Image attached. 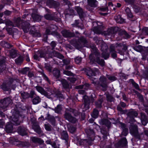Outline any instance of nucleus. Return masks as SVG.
Returning <instances> with one entry per match:
<instances>
[{"label": "nucleus", "mask_w": 148, "mask_h": 148, "mask_svg": "<svg viewBox=\"0 0 148 148\" xmlns=\"http://www.w3.org/2000/svg\"><path fill=\"white\" fill-rule=\"evenodd\" d=\"M3 100L5 102L7 107L10 104H11L12 103V100L11 97H6L3 99Z\"/></svg>", "instance_id": "40"}, {"label": "nucleus", "mask_w": 148, "mask_h": 148, "mask_svg": "<svg viewBox=\"0 0 148 148\" xmlns=\"http://www.w3.org/2000/svg\"><path fill=\"white\" fill-rule=\"evenodd\" d=\"M87 42L86 38L83 36L79 38L77 41L73 43V45L77 49L81 48L83 46V45L86 44Z\"/></svg>", "instance_id": "9"}, {"label": "nucleus", "mask_w": 148, "mask_h": 148, "mask_svg": "<svg viewBox=\"0 0 148 148\" xmlns=\"http://www.w3.org/2000/svg\"><path fill=\"white\" fill-rule=\"evenodd\" d=\"M70 112L73 113L74 116L75 117L79 115L80 112L75 109L69 108L66 109L64 115V119L69 122L73 124H75L77 123L78 121V119L72 116L71 114L70 113Z\"/></svg>", "instance_id": "5"}, {"label": "nucleus", "mask_w": 148, "mask_h": 148, "mask_svg": "<svg viewBox=\"0 0 148 148\" xmlns=\"http://www.w3.org/2000/svg\"><path fill=\"white\" fill-rule=\"evenodd\" d=\"M10 54L12 58H15L17 56L16 51L13 49H11L10 51Z\"/></svg>", "instance_id": "52"}, {"label": "nucleus", "mask_w": 148, "mask_h": 148, "mask_svg": "<svg viewBox=\"0 0 148 148\" xmlns=\"http://www.w3.org/2000/svg\"><path fill=\"white\" fill-rule=\"evenodd\" d=\"M61 33L65 38H71L75 36L74 32H71L69 30L64 29L61 31Z\"/></svg>", "instance_id": "16"}, {"label": "nucleus", "mask_w": 148, "mask_h": 148, "mask_svg": "<svg viewBox=\"0 0 148 148\" xmlns=\"http://www.w3.org/2000/svg\"><path fill=\"white\" fill-rule=\"evenodd\" d=\"M32 17L34 21L39 22L41 20V17L40 16L35 13H32Z\"/></svg>", "instance_id": "39"}, {"label": "nucleus", "mask_w": 148, "mask_h": 148, "mask_svg": "<svg viewBox=\"0 0 148 148\" xmlns=\"http://www.w3.org/2000/svg\"><path fill=\"white\" fill-rule=\"evenodd\" d=\"M47 119L53 125H56V120L55 118L53 116L48 114Z\"/></svg>", "instance_id": "38"}, {"label": "nucleus", "mask_w": 148, "mask_h": 148, "mask_svg": "<svg viewBox=\"0 0 148 148\" xmlns=\"http://www.w3.org/2000/svg\"><path fill=\"white\" fill-rule=\"evenodd\" d=\"M115 19L118 23H121L124 21V19L121 18L120 15H118L115 16Z\"/></svg>", "instance_id": "45"}, {"label": "nucleus", "mask_w": 148, "mask_h": 148, "mask_svg": "<svg viewBox=\"0 0 148 148\" xmlns=\"http://www.w3.org/2000/svg\"><path fill=\"white\" fill-rule=\"evenodd\" d=\"M6 58L4 57H3L1 59H0V73L3 72L5 69Z\"/></svg>", "instance_id": "25"}, {"label": "nucleus", "mask_w": 148, "mask_h": 148, "mask_svg": "<svg viewBox=\"0 0 148 148\" xmlns=\"http://www.w3.org/2000/svg\"><path fill=\"white\" fill-rule=\"evenodd\" d=\"M140 115L142 123L143 125L145 126L148 122L147 117L145 113L143 112H141Z\"/></svg>", "instance_id": "27"}, {"label": "nucleus", "mask_w": 148, "mask_h": 148, "mask_svg": "<svg viewBox=\"0 0 148 148\" xmlns=\"http://www.w3.org/2000/svg\"><path fill=\"white\" fill-rule=\"evenodd\" d=\"M99 113L98 110L96 109H94L91 114V115L92 118L96 119L98 117Z\"/></svg>", "instance_id": "46"}, {"label": "nucleus", "mask_w": 148, "mask_h": 148, "mask_svg": "<svg viewBox=\"0 0 148 148\" xmlns=\"http://www.w3.org/2000/svg\"><path fill=\"white\" fill-rule=\"evenodd\" d=\"M79 20H75L74 23L72 24V27H78L82 30L84 29V26L83 24H81L80 25H79Z\"/></svg>", "instance_id": "32"}, {"label": "nucleus", "mask_w": 148, "mask_h": 148, "mask_svg": "<svg viewBox=\"0 0 148 148\" xmlns=\"http://www.w3.org/2000/svg\"><path fill=\"white\" fill-rule=\"evenodd\" d=\"M130 133L138 140L141 139V136L143 135V133L139 134L138 127L135 125H131L130 128Z\"/></svg>", "instance_id": "8"}, {"label": "nucleus", "mask_w": 148, "mask_h": 148, "mask_svg": "<svg viewBox=\"0 0 148 148\" xmlns=\"http://www.w3.org/2000/svg\"><path fill=\"white\" fill-rule=\"evenodd\" d=\"M61 138L65 140V143L66 145H68L69 138L68 134L66 131H63L60 133Z\"/></svg>", "instance_id": "19"}, {"label": "nucleus", "mask_w": 148, "mask_h": 148, "mask_svg": "<svg viewBox=\"0 0 148 148\" xmlns=\"http://www.w3.org/2000/svg\"><path fill=\"white\" fill-rule=\"evenodd\" d=\"M81 70L84 71L85 73L88 77V78L92 81V83L94 84L95 86H96L97 85V82L94 81V79L95 78H93V77L96 75V73H99V69L97 68H95L93 70H92L90 68L87 67L83 68Z\"/></svg>", "instance_id": "6"}, {"label": "nucleus", "mask_w": 148, "mask_h": 148, "mask_svg": "<svg viewBox=\"0 0 148 148\" xmlns=\"http://www.w3.org/2000/svg\"><path fill=\"white\" fill-rule=\"evenodd\" d=\"M44 68L49 72H52V67L48 63H45Z\"/></svg>", "instance_id": "50"}, {"label": "nucleus", "mask_w": 148, "mask_h": 148, "mask_svg": "<svg viewBox=\"0 0 148 148\" xmlns=\"http://www.w3.org/2000/svg\"><path fill=\"white\" fill-rule=\"evenodd\" d=\"M27 129L23 126H20L18 127L17 131L18 133L22 136L27 135Z\"/></svg>", "instance_id": "24"}, {"label": "nucleus", "mask_w": 148, "mask_h": 148, "mask_svg": "<svg viewBox=\"0 0 148 148\" xmlns=\"http://www.w3.org/2000/svg\"><path fill=\"white\" fill-rule=\"evenodd\" d=\"M90 47L91 51V53L89 56L90 62L92 64L96 63L101 66H104L105 63L104 60L101 58L107 59L109 58L110 54L107 53V51L102 52L101 56L99 50L95 46L90 45Z\"/></svg>", "instance_id": "1"}, {"label": "nucleus", "mask_w": 148, "mask_h": 148, "mask_svg": "<svg viewBox=\"0 0 148 148\" xmlns=\"http://www.w3.org/2000/svg\"><path fill=\"white\" fill-rule=\"evenodd\" d=\"M85 132L88 136L91 137L90 138L89 140L91 141H93L94 140L93 138L95 136V133L93 130L91 128H87L85 130Z\"/></svg>", "instance_id": "21"}, {"label": "nucleus", "mask_w": 148, "mask_h": 148, "mask_svg": "<svg viewBox=\"0 0 148 148\" xmlns=\"http://www.w3.org/2000/svg\"><path fill=\"white\" fill-rule=\"evenodd\" d=\"M83 99L84 103H90V101L87 96L85 95L83 96Z\"/></svg>", "instance_id": "61"}, {"label": "nucleus", "mask_w": 148, "mask_h": 148, "mask_svg": "<svg viewBox=\"0 0 148 148\" xmlns=\"http://www.w3.org/2000/svg\"><path fill=\"white\" fill-rule=\"evenodd\" d=\"M13 126L11 123L8 122L5 127V130L8 133H11L13 130Z\"/></svg>", "instance_id": "34"}, {"label": "nucleus", "mask_w": 148, "mask_h": 148, "mask_svg": "<svg viewBox=\"0 0 148 148\" xmlns=\"http://www.w3.org/2000/svg\"><path fill=\"white\" fill-rule=\"evenodd\" d=\"M60 82L63 88L66 90H69L71 86L67 81L64 79H63L61 80Z\"/></svg>", "instance_id": "28"}, {"label": "nucleus", "mask_w": 148, "mask_h": 148, "mask_svg": "<svg viewBox=\"0 0 148 148\" xmlns=\"http://www.w3.org/2000/svg\"><path fill=\"white\" fill-rule=\"evenodd\" d=\"M101 132L103 135V138L105 139H107V136L108 134V132L103 129H101Z\"/></svg>", "instance_id": "51"}, {"label": "nucleus", "mask_w": 148, "mask_h": 148, "mask_svg": "<svg viewBox=\"0 0 148 148\" xmlns=\"http://www.w3.org/2000/svg\"><path fill=\"white\" fill-rule=\"evenodd\" d=\"M23 22L21 18L20 17L17 18L15 21V23L17 26L20 25L21 24H22Z\"/></svg>", "instance_id": "59"}, {"label": "nucleus", "mask_w": 148, "mask_h": 148, "mask_svg": "<svg viewBox=\"0 0 148 148\" xmlns=\"http://www.w3.org/2000/svg\"><path fill=\"white\" fill-rule=\"evenodd\" d=\"M7 107L3 100L2 99L0 101V108L2 110H5Z\"/></svg>", "instance_id": "53"}, {"label": "nucleus", "mask_w": 148, "mask_h": 148, "mask_svg": "<svg viewBox=\"0 0 148 148\" xmlns=\"http://www.w3.org/2000/svg\"><path fill=\"white\" fill-rule=\"evenodd\" d=\"M32 141L33 142L41 145L44 143V141L41 138L35 137H32L31 138Z\"/></svg>", "instance_id": "36"}, {"label": "nucleus", "mask_w": 148, "mask_h": 148, "mask_svg": "<svg viewBox=\"0 0 148 148\" xmlns=\"http://www.w3.org/2000/svg\"><path fill=\"white\" fill-rule=\"evenodd\" d=\"M74 60L77 64H80L82 62V58L79 56H77L74 58Z\"/></svg>", "instance_id": "56"}, {"label": "nucleus", "mask_w": 148, "mask_h": 148, "mask_svg": "<svg viewBox=\"0 0 148 148\" xmlns=\"http://www.w3.org/2000/svg\"><path fill=\"white\" fill-rule=\"evenodd\" d=\"M74 8H70L66 9L65 11V13L66 15L70 16H73L75 15L76 12Z\"/></svg>", "instance_id": "31"}, {"label": "nucleus", "mask_w": 148, "mask_h": 148, "mask_svg": "<svg viewBox=\"0 0 148 148\" xmlns=\"http://www.w3.org/2000/svg\"><path fill=\"white\" fill-rule=\"evenodd\" d=\"M118 35L121 36H123L125 39H128L130 37V36L124 30H118Z\"/></svg>", "instance_id": "30"}, {"label": "nucleus", "mask_w": 148, "mask_h": 148, "mask_svg": "<svg viewBox=\"0 0 148 148\" xmlns=\"http://www.w3.org/2000/svg\"><path fill=\"white\" fill-rule=\"evenodd\" d=\"M121 127L122 129V132L120 135V137H122L123 136H126L128 133V129L127 127L126 124L123 123H121Z\"/></svg>", "instance_id": "22"}, {"label": "nucleus", "mask_w": 148, "mask_h": 148, "mask_svg": "<svg viewBox=\"0 0 148 148\" xmlns=\"http://www.w3.org/2000/svg\"><path fill=\"white\" fill-rule=\"evenodd\" d=\"M100 123L102 125H105L107 127L108 130L111 125V122L107 119H101Z\"/></svg>", "instance_id": "35"}, {"label": "nucleus", "mask_w": 148, "mask_h": 148, "mask_svg": "<svg viewBox=\"0 0 148 148\" xmlns=\"http://www.w3.org/2000/svg\"><path fill=\"white\" fill-rule=\"evenodd\" d=\"M75 10L77 11L79 18L82 21H83L85 13L83 8L79 6H76L74 7Z\"/></svg>", "instance_id": "13"}, {"label": "nucleus", "mask_w": 148, "mask_h": 148, "mask_svg": "<svg viewBox=\"0 0 148 148\" xmlns=\"http://www.w3.org/2000/svg\"><path fill=\"white\" fill-rule=\"evenodd\" d=\"M131 82L133 86L136 89L139 91L140 90V89L139 88L138 85L134 81L133 79H132Z\"/></svg>", "instance_id": "57"}, {"label": "nucleus", "mask_w": 148, "mask_h": 148, "mask_svg": "<svg viewBox=\"0 0 148 148\" xmlns=\"http://www.w3.org/2000/svg\"><path fill=\"white\" fill-rule=\"evenodd\" d=\"M89 104L90 103H84V104H83L82 106H84V108H83V111H85L87 110H88L89 108Z\"/></svg>", "instance_id": "63"}, {"label": "nucleus", "mask_w": 148, "mask_h": 148, "mask_svg": "<svg viewBox=\"0 0 148 148\" xmlns=\"http://www.w3.org/2000/svg\"><path fill=\"white\" fill-rule=\"evenodd\" d=\"M23 60L24 57L20 55L15 60V61L17 65H20L23 62Z\"/></svg>", "instance_id": "37"}, {"label": "nucleus", "mask_w": 148, "mask_h": 148, "mask_svg": "<svg viewBox=\"0 0 148 148\" xmlns=\"http://www.w3.org/2000/svg\"><path fill=\"white\" fill-rule=\"evenodd\" d=\"M35 88L39 92L49 99H53V97L52 96L53 95L54 97L57 98L60 101L64 99V97L61 92L56 89H52L48 88L46 91L42 87L39 86H37Z\"/></svg>", "instance_id": "2"}, {"label": "nucleus", "mask_w": 148, "mask_h": 148, "mask_svg": "<svg viewBox=\"0 0 148 148\" xmlns=\"http://www.w3.org/2000/svg\"><path fill=\"white\" fill-rule=\"evenodd\" d=\"M118 27H111L103 32L104 35L106 36L110 35L116 34L118 31Z\"/></svg>", "instance_id": "15"}, {"label": "nucleus", "mask_w": 148, "mask_h": 148, "mask_svg": "<svg viewBox=\"0 0 148 148\" xmlns=\"http://www.w3.org/2000/svg\"><path fill=\"white\" fill-rule=\"evenodd\" d=\"M126 106V104L123 102H120L119 104L117 106V110L120 112L121 114H125L127 113V110H123L121 108H125Z\"/></svg>", "instance_id": "14"}, {"label": "nucleus", "mask_w": 148, "mask_h": 148, "mask_svg": "<svg viewBox=\"0 0 148 148\" xmlns=\"http://www.w3.org/2000/svg\"><path fill=\"white\" fill-rule=\"evenodd\" d=\"M20 93L22 98L24 99H26L29 98H32V97L35 95V92L33 90L30 91V93L25 91H21Z\"/></svg>", "instance_id": "12"}, {"label": "nucleus", "mask_w": 148, "mask_h": 148, "mask_svg": "<svg viewBox=\"0 0 148 148\" xmlns=\"http://www.w3.org/2000/svg\"><path fill=\"white\" fill-rule=\"evenodd\" d=\"M39 55L40 58H44L46 60L47 59L52 58L53 57H56L61 59L64 58V56L60 53L55 50L51 51L49 46H48L44 50L40 51Z\"/></svg>", "instance_id": "3"}, {"label": "nucleus", "mask_w": 148, "mask_h": 148, "mask_svg": "<svg viewBox=\"0 0 148 148\" xmlns=\"http://www.w3.org/2000/svg\"><path fill=\"white\" fill-rule=\"evenodd\" d=\"M29 67H25L21 70V72L23 74H26L27 72L29 71Z\"/></svg>", "instance_id": "64"}, {"label": "nucleus", "mask_w": 148, "mask_h": 148, "mask_svg": "<svg viewBox=\"0 0 148 148\" xmlns=\"http://www.w3.org/2000/svg\"><path fill=\"white\" fill-rule=\"evenodd\" d=\"M87 5L91 8H96L98 6V2L97 0H87Z\"/></svg>", "instance_id": "29"}, {"label": "nucleus", "mask_w": 148, "mask_h": 148, "mask_svg": "<svg viewBox=\"0 0 148 148\" xmlns=\"http://www.w3.org/2000/svg\"><path fill=\"white\" fill-rule=\"evenodd\" d=\"M62 108L61 105L59 104L55 108L52 109V110L55 111V112L59 113L61 111Z\"/></svg>", "instance_id": "49"}, {"label": "nucleus", "mask_w": 148, "mask_h": 148, "mask_svg": "<svg viewBox=\"0 0 148 148\" xmlns=\"http://www.w3.org/2000/svg\"><path fill=\"white\" fill-rule=\"evenodd\" d=\"M127 146V142L125 137L123 138L114 145L116 148H123Z\"/></svg>", "instance_id": "10"}, {"label": "nucleus", "mask_w": 148, "mask_h": 148, "mask_svg": "<svg viewBox=\"0 0 148 148\" xmlns=\"http://www.w3.org/2000/svg\"><path fill=\"white\" fill-rule=\"evenodd\" d=\"M68 128L69 132L71 133H73L76 130V128L72 125L68 126Z\"/></svg>", "instance_id": "47"}, {"label": "nucleus", "mask_w": 148, "mask_h": 148, "mask_svg": "<svg viewBox=\"0 0 148 148\" xmlns=\"http://www.w3.org/2000/svg\"><path fill=\"white\" fill-rule=\"evenodd\" d=\"M44 17L47 20H54L56 22H59L60 20V18L54 14H47L45 15Z\"/></svg>", "instance_id": "17"}, {"label": "nucleus", "mask_w": 148, "mask_h": 148, "mask_svg": "<svg viewBox=\"0 0 148 148\" xmlns=\"http://www.w3.org/2000/svg\"><path fill=\"white\" fill-rule=\"evenodd\" d=\"M107 79L104 76H101L99 79V84L102 88L103 91H106L107 90L108 85L106 81Z\"/></svg>", "instance_id": "11"}, {"label": "nucleus", "mask_w": 148, "mask_h": 148, "mask_svg": "<svg viewBox=\"0 0 148 148\" xmlns=\"http://www.w3.org/2000/svg\"><path fill=\"white\" fill-rule=\"evenodd\" d=\"M90 84L87 83H86L84 85H80L76 87V88L77 89H82L84 88L86 90L88 89L89 88L90 86Z\"/></svg>", "instance_id": "44"}, {"label": "nucleus", "mask_w": 148, "mask_h": 148, "mask_svg": "<svg viewBox=\"0 0 148 148\" xmlns=\"http://www.w3.org/2000/svg\"><path fill=\"white\" fill-rule=\"evenodd\" d=\"M63 73L64 74L68 76H74L75 75L74 74L72 73L71 71L64 69L63 71Z\"/></svg>", "instance_id": "55"}, {"label": "nucleus", "mask_w": 148, "mask_h": 148, "mask_svg": "<svg viewBox=\"0 0 148 148\" xmlns=\"http://www.w3.org/2000/svg\"><path fill=\"white\" fill-rule=\"evenodd\" d=\"M133 49L135 50L138 52H140L142 50V47L141 46L138 45V46L134 47H133Z\"/></svg>", "instance_id": "60"}, {"label": "nucleus", "mask_w": 148, "mask_h": 148, "mask_svg": "<svg viewBox=\"0 0 148 148\" xmlns=\"http://www.w3.org/2000/svg\"><path fill=\"white\" fill-rule=\"evenodd\" d=\"M35 95L32 97V103L34 105L40 103L41 101V99L35 93Z\"/></svg>", "instance_id": "33"}, {"label": "nucleus", "mask_w": 148, "mask_h": 148, "mask_svg": "<svg viewBox=\"0 0 148 148\" xmlns=\"http://www.w3.org/2000/svg\"><path fill=\"white\" fill-rule=\"evenodd\" d=\"M106 100L107 101L111 102L114 101V99L111 95L107 94L106 95Z\"/></svg>", "instance_id": "48"}, {"label": "nucleus", "mask_w": 148, "mask_h": 148, "mask_svg": "<svg viewBox=\"0 0 148 148\" xmlns=\"http://www.w3.org/2000/svg\"><path fill=\"white\" fill-rule=\"evenodd\" d=\"M101 50L102 52L107 51L108 49V47L106 44L101 45Z\"/></svg>", "instance_id": "54"}, {"label": "nucleus", "mask_w": 148, "mask_h": 148, "mask_svg": "<svg viewBox=\"0 0 148 148\" xmlns=\"http://www.w3.org/2000/svg\"><path fill=\"white\" fill-rule=\"evenodd\" d=\"M125 11L126 12L127 17L130 18H133L134 16L133 15L130 9L129 8L127 7L125 9Z\"/></svg>", "instance_id": "41"}, {"label": "nucleus", "mask_w": 148, "mask_h": 148, "mask_svg": "<svg viewBox=\"0 0 148 148\" xmlns=\"http://www.w3.org/2000/svg\"><path fill=\"white\" fill-rule=\"evenodd\" d=\"M29 21L28 20L23 22L22 23L21 26L24 32L25 33H27L29 30L30 24Z\"/></svg>", "instance_id": "26"}, {"label": "nucleus", "mask_w": 148, "mask_h": 148, "mask_svg": "<svg viewBox=\"0 0 148 148\" xmlns=\"http://www.w3.org/2000/svg\"><path fill=\"white\" fill-rule=\"evenodd\" d=\"M143 76L144 78L148 79V67H146L145 70L143 73Z\"/></svg>", "instance_id": "62"}, {"label": "nucleus", "mask_w": 148, "mask_h": 148, "mask_svg": "<svg viewBox=\"0 0 148 148\" xmlns=\"http://www.w3.org/2000/svg\"><path fill=\"white\" fill-rule=\"evenodd\" d=\"M103 97L100 98L95 102V105L97 108H101L102 107V104L103 101Z\"/></svg>", "instance_id": "42"}, {"label": "nucleus", "mask_w": 148, "mask_h": 148, "mask_svg": "<svg viewBox=\"0 0 148 148\" xmlns=\"http://www.w3.org/2000/svg\"><path fill=\"white\" fill-rule=\"evenodd\" d=\"M53 77L56 79V81L59 80V78L60 77V71L58 68H54L52 71Z\"/></svg>", "instance_id": "18"}, {"label": "nucleus", "mask_w": 148, "mask_h": 148, "mask_svg": "<svg viewBox=\"0 0 148 148\" xmlns=\"http://www.w3.org/2000/svg\"><path fill=\"white\" fill-rule=\"evenodd\" d=\"M138 115L137 112L133 110L129 111L127 114V116L130 118V121L132 123L134 122V117H136Z\"/></svg>", "instance_id": "20"}, {"label": "nucleus", "mask_w": 148, "mask_h": 148, "mask_svg": "<svg viewBox=\"0 0 148 148\" xmlns=\"http://www.w3.org/2000/svg\"><path fill=\"white\" fill-rule=\"evenodd\" d=\"M47 5L50 8H57L59 5L58 2L53 0H47L46 2Z\"/></svg>", "instance_id": "23"}, {"label": "nucleus", "mask_w": 148, "mask_h": 148, "mask_svg": "<svg viewBox=\"0 0 148 148\" xmlns=\"http://www.w3.org/2000/svg\"><path fill=\"white\" fill-rule=\"evenodd\" d=\"M17 80L15 77H7L1 85V88L4 91H10L11 89L14 90L16 87Z\"/></svg>", "instance_id": "4"}, {"label": "nucleus", "mask_w": 148, "mask_h": 148, "mask_svg": "<svg viewBox=\"0 0 148 148\" xmlns=\"http://www.w3.org/2000/svg\"><path fill=\"white\" fill-rule=\"evenodd\" d=\"M1 44L3 47L7 48H10L12 47V45L5 41H2Z\"/></svg>", "instance_id": "43"}, {"label": "nucleus", "mask_w": 148, "mask_h": 148, "mask_svg": "<svg viewBox=\"0 0 148 148\" xmlns=\"http://www.w3.org/2000/svg\"><path fill=\"white\" fill-rule=\"evenodd\" d=\"M90 141V140L88 139H81L79 141V144L81 145H84L85 144V142L89 144Z\"/></svg>", "instance_id": "58"}, {"label": "nucleus", "mask_w": 148, "mask_h": 148, "mask_svg": "<svg viewBox=\"0 0 148 148\" xmlns=\"http://www.w3.org/2000/svg\"><path fill=\"white\" fill-rule=\"evenodd\" d=\"M11 113L12 114L11 118L12 121L14 122L16 125H20L21 121H19L18 119L19 112L16 105H13Z\"/></svg>", "instance_id": "7"}]
</instances>
